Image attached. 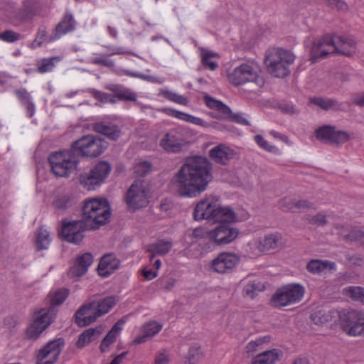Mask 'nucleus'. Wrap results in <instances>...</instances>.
I'll return each mask as SVG.
<instances>
[{"mask_svg":"<svg viewBox=\"0 0 364 364\" xmlns=\"http://www.w3.org/2000/svg\"><path fill=\"white\" fill-rule=\"evenodd\" d=\"M212 166L203 156L188 159L173 179V185L180 196L195 198L204 192L212 180Z\"/></svg>","mask_w":364,"mask_h":364,"instance_id":"nucleus-1","label":"nucleus"},{"mask_svg":"<svg viewBox=\"0 0 364 364\" xmlns=\"http://www.w3.org/2000/svg\"><path fill=\"white\" fill-rule=\"evenodd\" d=\"M115 296H109L100 301H93L82 306L75 313V321L80 327L95 322L97 318L107 314L117 303Z\"/></svg>","mask_w":364,"mask_h":364,"instance_id":"nucleus-2","label":"nucleus"},{"mask_svg":"<svg viewBox=\"0 0 364 364\" xmlns=\"http://www.w3.org/2000/svg\"><path fill=\"white\" fill-rule=\"evenodd\" d=\"M295 60L294 54L279 48L269 49L265 55L264 64L268 72L277 77H284L289 73V66Z\"/></svg>","mask_w":364,"mask_h":364,"instance_id":"nucleus-3","label":"nucleus"},{"mask_svg":"<svg viewBox=\"0 0 364 364\" xmlns=\"http://www.w3.org/2000/svg\"><path fill=\"white\" fill-rule=\"evenodd\" d=\"M110 214L108 201L105 198H91L85 202L83 219L91 229L98 228L105 224Z\"/></svg>","mask_w":364,"mask_h":364,"instance_id":"nucleus-4","label":"nucleus"},{"mask_svg":"<svg viewBox=\"0 0 364 364\" xmlns=\"http://www.w3.org/2000/svg\"><path fill=\"white\" fill-rule=\"evenodd\" d=\"M48 161L52 172L58 177H69L76 171L79 163L72 149L52 153Z\"/></svg>","mask_w":364,"mask_h":364,"instance_id":"nucleus-5","label":"nucleus"},{"mask_svg":"<svg viewBox=\"0 0 364 364\" xmlns=\"http://www.w3.org/2000/svg\"><path fill=\"white\" fill-rule=\"evenodd\" d=\"M54 318L55 313L53 307L41 309L34 312L26 329V338L33 341L38 339L52 323Z\"/></svg>","mask_w":364,"mask_h":364,"instance_id":"nucleus-6","label":"nucleus"},{"mask_svg":"<svg viewBox=\"0 0 364 364\" xmlns=\"http://www.w3.org/2000/svg\"><path fill=\"white\" fill-rule=\"evenodd\" d=\"M304 294L305 288L301 284H288L277 289L271 301L276 307H283L299 302Z\"/></svg>","mask_w":364,"mask_h":364,"instance_id":"nucleus-7","label":"nucleus"},{"mask_svg":"<svg viewBox=\"0 0 364 364\" xmlns=\"http://www.w3.org/2000/svg\"><path fill=\"white\" fill-rule=\"evenodd\" d=\"M205 105L216 112H209V116L217 119H226L236 122L241 125H250V122L244 116L243 113H232L231 109L220 100L205 95L203 98Z\"/></svg>","mask_w":364,"mask_h":364,"instance_id":"nucleus-8","label":"nucleus"},{"mask_svg":"<svg viewBox=\"0 0 364 364\" xmlns=\"http://www.w3.org/2000/svg\"><path fill=\"white\" fill-rule=\"evenodd\" d=\"M340 325L350 336H364V311L358 309L343 310L339 314Z\"/></svg>","mask_w":364,"mask_h":364,"instance_id":"nucleus-9","label":"nucleus"},{"mask_svg":"<svg viewBox=\"0 0 364 364\" xmlns=\"http://www.w3.org/2000/svg\"><path fill=\"white\" fill-rule=\"evenodd\" d=\"M107 147V143L103 139L94 135L83 136L75 141L71 149L75 154L90 158L100 155Z\"/></svg>","mask_w":364,"mask_h":364,"instance_id":"nucleus-10","label":"nucleus"},{"mask_svg":"<svg viewBox=\"0 0 364 364\" xmlns=\"http://www.w3.org/2000/svg\"><path fill=\"white\" fill-rule=\"evenodd\" d=\"M111 171V166L106 161H100L87 173L80 176V183L88 191L95 190L104 183Z\"/></svg>","mask_w":364,"mask_h":364,"instance_id":"nucleus-11","label":"nucleus"},{"mask_svg":"<svg viewBox=\"0 0 364 364\" xmlns=\"http://www.w3.org/2000/svg\"><path fill=\"white\" fill-rule=\"evenodd\" d=\"M259 72L260 69L257 63L253 62L243 63L228 74V80L235 86L247 82H256L259 77Z\"/></svg>","mask_w":364,"mask_h":364,"instance_id":"nucleus-12","label":"nucleus"},{"mask_svg":"<svg viewBox=\"0 0 364 364\" xmlns=\"http://www.w3.org/2000/svg\"><path fill=\"white\" fill-rule=\"evenodd\" d=\"M126 202L129 208L136 210L146 207L149 203V190L143 181H135L129 188Z\"/></svg>","mask_w":364,"mask_h":364,"instance_id":"nucleus-13","label":"nucleus"},{"mask_svg":"<svg viewBox=\"0 0 364 364\" xmlns=\"http://www.w3.org/2000/svg\"><path fill=\"white\" fill-rule=\"evenodd\" d=\"M219 203V197L213 195L205 196L195 205L193 213L194 220L212 221Z\"/></svg>","mask_w":364,"mask_h":364,"instance_id":"nucleus-14","label":"nucleus"},{"mask_svg":"<svg viewBox=\"0 0 364 364\" xmlns=\"http://www.w3.org/2000/svg\"><path fill=\"white\" fill-rule=\"evenodd\" d=\"M64 346L65 341L61 338L50 341L38 350L36 364H54Z\"/></svg>","mask_w":364,"mask_h":364,"instance_id":"nucleus-15","label":"nucleus"},{"mask_svg":"<svg viewBox=\"0 0 364 364\" xmlns=\"http://www.w3.org/2000/svg\"><path fill=\"white\" fill-rule=\"evenodd\" d=\"M336 52L335 35H326L314 41L310 51V60L314 63L336 54Z\"/></svg>","mask_w":364,"mask_h":364,"instance_id":"nucleus-16","label":"nucleus"},{"mask_svg":"<svg viewBox=\"0 0 364 364\" xmlns=\"http://www.w3.org/2000/svg\"><path fill=\"white\" fill-rule=\"evenodd\" d=\"M316 138L323 142L336 144H343L350 139L348 133L338 130L334 126L325 125L318 128L315 132Z\"/></svg>","mask_w":364,"mask_h":364,"instance_id":"nucleus-17","label":"nucleus"},{"mask_svg":"<svg viewBox=\"0 0 364 364\" xmlns=\"http://www.w3.org/2000/svg\"><path fill=\"white\" fill-rule=\"evenodd\" d=\"M238 235L237 228L221 224L208 231V240L218 245H223L233 242Z\"/></svg>","mask_w":364,"mask_h":364,"instance_id":"nucleus-18","label":"nucleus"},{"mask_svg":"<svg viewBox=\"0 0 364 364\" xmlns=\"http://www.w3.org/2000/svg\"><path fill=\"white\" fill-rule=\"evenodd\" d=\"M186 144L182 131L172 129L167 132L160 139V146L166 152L177 153L182 150Z\"/></svg>","mask_w":364,"mask_h":364,"instance_id":"nucleus-19","label":"nucleus"},{"mask_svg":"<svg viewBox=\"0 0 364 364\" xmlns=\"http://www.w3.org/2000/svg\"><path fill=\"white\" fill-rule=\"evenodd\" d=\"M240 257L235 253L223 252L211 262V269L218 273L225 274L233 269L239 263Z\"/></svg>","mask_w":364,"mask_h":364,"instance_id":"nucleus-20","label":"nucleus"},{"mask_svg":"<svg viewBox=\"0 0 364 364\" xmlns=\"http://www.w3.org/2000/svg\"><path fill=\"white\" fill-rule=\"evenodd\" d=\"M84 231L82 221H65L61 229V235L67 242L78 245L84 238Z\"/></svg>","mask_w":364,"mask_h":364,"instance_id":"nucleus-21","label":"nucleus"},{"mask_svg":"<svg viewBox=\"0 0 364 364\" xmlns=\"http://www.w3.org/2000/svg\"><path fill=\"white\" fill-rule=\"evenodd\" d=\"M159 112L166 114L168 116L174 117L176 119L189 122L191 124L198 125L205 129H209L212 124L209 122L204 121L201 118L193 116L188 113H185L170 107H163L159 109Z\"/></svg>","mask_w":364,"mask_h":364,"instance_id":"nucleus-22","label":"nucleus"},{"mask_svg":"<svg viewBox=\"0 0 364 364\" xmlns=\"http://www.w3.org/2000/svg\"><path fill=\"white\" fill-rule=\"evenodd\" d=\"M335 41L336 54H341L350 57L357 53V42L353 36L335 35Z\"/></svg>","mask_w":364,"mask_h":364,"instance_id":"nucleus-23","label":"nucleus"},{"mask_svg":"<svg viewBox=\"0 0 364 364\" xmlns=\"http://www.w3.org/2000/svg\"><path fill=\"white\" fill-rule=\"evenodd\" d=\"M75 29V21L74 16L70 13H66L56 26L53 36L48 40V42L56 41L68 33L73 32Z\"/></svg>","mask_w":364,"mask_h":364,"instance_id":"nucleus-24","label":"nucleus"},{"mask_svg":"<svg viewBox=\"0 0 364 364\" xmlns=\"http://www.w3.org/2000/svg\"><path fill=\"white\" fill-rule=\"evenodd\" d=\"M340 313L341 311L336 309L321 307L316 309L311 314V318L316 325H323L339 318Z\"/></svg>","mask_w":364,"mask_h":364,"instance_id":"nucleus-25","label":"nucleus"},{"mask_svg":"<svg viewBox=\"0 0 364 364\" xmlns=\"http://www.w3.org/2000/svg\"><path fill=\"white\" fill-rule=\"evenodd\" d=\"M235 152L229 146L220 144L209 151L210 157L216 163L226 164L234 157Z\"/></svg>","mask_w":364,"mask_h":364,"instance_id":"nucleus-26","label":"nucleus"},{"mask_svg":"<svg viewBox=\"0 0 364 364\" xmlns=\"http://www.w3.org/2000/svg\"><path fill=\"white\" fill-rule=\"evenodd\" d=\"M163 325L156 321H151L144 324L141 329V334L139 335L134 340L135 344H141L151 339L158 334L162 329Z\"/></svg>","mask_w":364,"mask_h":364,"instance_id":"nucleus-27","label":"nucleus"},{"mask_svg":"<svg viewBox=\"0 0 364 364\" xmlns=\"http://www.w3.org/2000/svg\"><path fill=\"white\" fill-rule=\"evenodd\" d=\"M283 352L277 348L265 350L252 358L251 364H275L282 359Z\"/></svg>","mask_w":364,"mask_h":364,"instance_id":"nucleus-28","label":"nucleus"},{"mask_svg":"<svg viewBox=\"0 0 364 364\" xmlns=\"http://www.w3.org/2000/svg\"><path fill=\"white\" fill-rule=\"evenodd\" d=\"M119 265V260L114 255H105L99 263L97 268L98 274L102 277H107L117 269Z\"/></svg>","mask_w":364,"mask_h":364,"instance_id":"nucleus-29","label":"nucleus"},{"mask_svg":"<svg viewBox=\"0 0 364 364\" xmlns=\"http://www.w3.org/2000/svg\"><path fill=\"white\" fill-rule=\"evenodd\" d=\"M92 262V255L89 252L84 253L77 258L76 264L70 269L69 274L72 277H80L82 276L86 273L88 267Z\"/></svg>","mask_w":364,"mask_h":364,"instance_id":"nucleus-30","label":"nucleus"},{"mask_svg":"<svg viewBox=\"0 0 364 364\" xmlns=\"http://www.w3.org/2000/svg\"><path fill=\"white\" fill-rule=\"evenodd\" d=\"M124 323L125 321L123 319L119 320L104 338L100 346V350L102 353L107 352L110 346L116 341L117 336L123 328Z\"/></svg>","mask_w":364,"mask_h":364,"instance_id":"nucleus-31","label":"nucleus"},{"mask_svg":"<svg viewBox=\"0 0 364 364\" xmlns=\"http://www.w3.org/2000/svg\"><path fill=\"white\" fill-rule=\"evenodd\" d=\"M237 220L236 213L231 207L221 205L219 203L212 221L226 225V223H235Z\"/></svg>","mask_w":364,"mask_h":364,"instance_id":"nucleus-32","label":"nucleus"},{"mask_svg":"<svg viewBox=\"0 0 364 364\" xmlns=\"http://www.w3.org/2000/svg\"><path fill=\"white\" fill-rule=\"evenodd\" d=\"M259 239L265 252L279 249L284 245L283 237L279 232L269 233L265 235L263 238Z\"/></svg>","mask_w":364,"mask_h":364,"instance_id":"nucleus-33","label":"nucleus"},{"mask_svg":"<svg viewBox=\"0 0 364 364\" xmlns=\"http://www.w3.org/2000/svg\"><path fill=\"white\" fill-rule=\"evenodd\" d=\"M279 207L284 211L296 212L305 208H314V205L305 200L296 201L291 197H286L280 200Z\"/></svg>","mask_w":364,"mask_h":364,"instance_id":"nucleus-34","label":"nucleus"},{"mask_svg":"<svg viewBox=\"0 0 364 364\" xmlns=\"http://www.w3.org/2000/svg\"><path fill=\"white\" fill-rule=\"evenodd\" d=\"M172 247V242L170 240H159L150 244L148 247V252L151 254L150 261L152 262L156 255H165Z\"/></svg>","mask_w":364,"mask_h":364,"instance_id":"nucleus-35","label":"nucleus"},{"mask_svg":"<svg viewBox=\"0 0 364 364\" xmlns=\"http://www.w3.org/2000/svg\"><path fill=\"white\" fill-rule=\"evenodd\" d=\"M306 269L313 274H321L326 270H334L336 264L327 260L313 259L308 263Z\"/></svg>","mask_w":364,"mask_h":364,"instance_id":"nucleus-36","label":"nucleus"},{"mask_svg":"<svg viewBox=\"0 0 364 364\" xmlns=\"http://www.w3.org/2000/svg\"><path fill=\"white\" fill-rule=\"evenodd\" d=\"M15 94L20 102L27 109V114L29 117L33 116L36 110L35 105L32 102L31 94L26 89H19L15 91Z\"/></svg>","mask_w":364,"mask_h":364,"instance_id":"nucleus-37","label":"nucleus"},{"mask_svg":"<svg viewBox=\"0 0 364 364\" xmlns=\"http://www.w3.org/2000/svg\"><path fill=\"white\" fill-rule=\"evenodd\" d=\"M95 129L112 140L117 139L121 135V131L116 125L97 123L95 125Z\"/></svg>","mask_w":364,"mask_h":364,"instance_id":"nucleus-38","label":"nucleus"},{"mask_svg":"<svg viewBox=\"0 0 364 364\" xmlns=\"http://www.w3.org/2000/svg\"><path fill=\"white\" fill-rule=\"evenodd\" d=\"M102 331L99 328H88L79 336L77 341V346L78 348H83L92 341L96 340L101 334Z\"/></svg>","mask_w":364,"mask_h":364,"instance_id":"nucleus-39","label":"nucleus"},{"mask_svg":"<svg viewBox=\"0 0 364 364\" xmlns=\"http://www.w3.org/2000/svg\"><path fill=\"white\" fill-rule=\"evenodd\" d=\"M51 240L50 232L43 227H41L37 231L36 236L35 243L37 250H43L48 249L50 245Z\"/></svg>","mask_w":364,"mask_h":364,"instance_id":"nucleus-40","label":"nucleus"},{"mask_svg":"<svg viewBox=\"0 0 364 364\" xmlns=\"http://www.w3.org/2000/svg\"><path fill=\"white\" fill-rule=\"evenodd\" d=\"M342 294L346 297L355 301L364 304V287L360 286H349L342 290Z\"/></svg>","mask_w":364,"mask_h":364,"instance_id":"nucleus-41","label":"nucleus"},{"mask_svg":"<svg viewBox=\"0 0 364 364\" xmlns=\"http://www.w3.org/2000/svg\"><path fill=\"white\" fill-rule=\"evenodd\" d=\"M159 95L167 100L180 105L186 106L189 103V100L186 97L168 89H161Z\"/></svg>","mask_w":364,"mask_h":364,"instance_id":"nucleus-42","label":"nucleus"},{"mask_svg":"<svg viewBox=\"0 0 364 364\" xmlns=\"http://www.w3.org/2000/svg\"><path fill=\"white\" fill-rule=\"evenodd\" d=\"M336 233L341 235L346 242H353L356 238L355 232L358 230V228L350 225H337L335 226Z\"/></svg>","mask_w":364,"mask_h":364,"instance_id":"nucleus-43","label":"nucleus"},{"mask_svg":"<svg viewBox=\"0 0 364 364\" xmlns=\"http://www.w3.org/2000/svg\"><path fill=\"white\" fill-rule=\"evenodd\" d=\"M203 357V353L199 345L195 344L190 347L185 357L186 364H196Z\"/></svg>","mask_w":364,"mask_h":364,"instance_id":"nucleus-44","label":"nucleus"},{"mask_svg":"<svg viewBox=\"0 0 364 364\" xmlns=\"http://www.w3.org/2000/svg\"><path fill=\"white\" fill-rule=\"evenodd\" d=\"M218 58V55L216 53L205 49L201 50L202 63L210 70H215L218 68V63L213 60V58Z\"/></svg>","mask_w":364,"mask_h":364,"instance_id":"nucleus-45","label":"nucleus"},{"mask_svg":"<svg viewBox=\"0 0 364 364\" xmlns=\"http://www.w3.org/2000/svg\"><path fill=\"white\" fill-rule=\"evenodd\" d=\"M60 58L58 56L43 58L38 63V72L40 73L51 72L54 69L55 64L60 62Z\"/></svg>","mask_w":364,"mask_h":364,"instance_id":"nucleus-46","label":"nucleus"},{"mask_svg":"<svg viewBox=\"0 0 364 364\" xmlns=\"http://www.w3.org/2000/svg\"><path fill=\"white\" fill-rule=\"evenodd\" d=\"M246 252L250 257H257L264 253L260 239H255L249 242L246 246Z\"/></svg>","mask_w":364,"mask_h":364,"instance_id":"nucleus-47","label":"nucleus"},{"mask_svg":"<svg viewBox=\"0 0 364 364\" xmlns=\"http://www.w3.org/2000/svg\"><path fill=\"white\" fill-rule=\"evenodd\" d=\"M264 286L256 280L250 281L243 289V294L251 299L254 298L257 292L262 291Z\"/></svg>","mask_w":364,"mask_h":364,"instance_id":"nucleus-48","label":"nucleus"},{"mask_svg":"<svg viewBox=\"0 0 364 364\" xmlns=\"http://www.w3.org/2000/svg\"><path fill=\"white\" fill-rule=\"evenodd\" d=\"M68 290L66 289H58L55 292H50L48 299L51 306L62 304L68 296Z\"/></svg>","mask_w":364,"mask_h":364,"instance_id":"nucleus-49","label":"nucleus"},{"mask_svg":"<svg viewBox=\"0 0 364 364\" xmlns=\"http://www.w3.org/2000/svg\"><path fill=\"white\" fill-rule=\"evenodd\" d=\"M310 102L326 110L336 109L338 105L333 100L320 97L311 98Z\"/></svg>","mask_w":364,"mask_h":364,"instance_id":"nucleus-50","label":"nucleus"},{"mask_svg":"<svg viewBox=\"0 0 364 364\" xmlns=\"http://www.w3.org/2000/svg\"><path fill=\"white\" fill-rule=\"evenodd\" d=\"M109 89L115 93L119 100L128 101H135L136 100V94L129 89H119L117 86H113Z\"/></svg>","mask_w":364,"mask_h":364,"instance_id":"nucleus-51","label":"nucleus"},{"mask_svg":"<svg viewBox=\"0 0 364 364\" xmlns=\"http://www.w3.org/2000/svg\"><path fill=\"white\" fill-rule=\"evenodd\" d=\"M151 171V164L147 161L140 160L134 167V172L141 176L149 173Z\"/></svg>","mask_w":364,"mask_h":364,"instance_id":"nucleus-52","label":"nucleus"},{"mask_svg":"<svg viewBox=\"0 0 364 364\" xmlns=\"http://www.w3.org/2000/svg\"><path fill=\"white\" fill-rule=\"evenodd\" d=\"M255 141L259 147L270 153L277 154L279 152V149L277 146L269 144L267 141L261 135H256L255 136Z\"/></svg>","mask_w":364,"mask_h":364,"instance_id":"nucleus-53","label":"nucleus"},{"mask_svg":"<svg viewBox=\"0 0 364 364\" xmlns=\"http://www.w3.org/2000/svg\"><path fill=\"white\" fill-rule=\"evenodd\" d=\"M21 38V35L12 30L0 33V40L6 43H14Z\"/></svg>","mask_w":364,"mask_h":364,"instance_id":"nucleus-54","label":"nucleus"},{"mask_svg":"<svg viewBox=\"0 0 364 364\" xmlns=\"http://www.w3.org/2000/svg\"><path fill=\"white\" fill-rule=\"evenodd\" d=\"M53 36V35L48 38L46 29H39L36 35V37L32 44V48L40 47L44 42L49 43L48 40Z\"/></svg>","mask_w":364,"mask_h":364,"instance_id":"nucleus-55","label":"nucleus"},{"mask_svg":"<svg viewBox=\"0 0 364 364\" xmlns=\"http://www.w3.org/2000/svg\"><path fill=\"white\" fill-rule=\"evenodd\" d=\"M91 95L97 100L101 102H114V97L112 95L102 92L99 90H92Z\"/></svg>","mask_w":364,"mask_h":364,"instance_id":"nucleus-56","label":"nucleus"},{"mask_svg":"<svg viewBox=\"0 0 364 364\" xmlns=\"http://www.w3.org/2000/svg\"><path fill=\"white\" fill-rule=\"evenodd\" d=\"M122 74L132 77L141 79L143 80L150 82H157L158 80L156 77L151 75H146L139 73L132 72L130 70H123Z\"/></svg>","mask_w":364,"mask_h":364,"instance_id":"nucleus-57","label":"nucleus"},{"mask_svg":"<svg viewBox=\"0 0 364 364\" xmlns=\"http://www.w3.org/2000/svg\"><path fill=\"white\" fill-rule=\"evenodd\" d=\"M265 342V338H259L255 341H250L245 347L246 353H251L257 350L258 348Z\"/></svg>","mask_w":364,"mask_h":364,"instance_id":"nucleus-58","label":"nucleus"},{"mask_svg":"<svg viewBox=\"0 0 364 364\" xmlns=\"http://www.w3.org/2000/svg\"><path fill=\"white\" fill-rule=\"evenodd\" d=\"M92 62L94 64L103 65L107 68H112L114 66V62L112 60L102 55L94 58Z\"/></svg>","mask_w":364,"mask_h":364,"instance_id":"nucleus-59","label":"nucleus"},{"mask_svg":"<svg viewBox=\"0 0 364 364\" xmlns=\"http://www.w3.org/2000/svg\"><path fill=\"white\" fill-rule=\"evenodd\" d=\"M169 356L165 349L159 350L156 355L154 364H168Z\"/></svg>","mask_w":364,"mask_h":364,"instance_id":"nucleus-60","label":"nucleus"},{"mask_svg":"<svg viewBox=\"0 0 364 364\" xmlns=\"http://www.w3.org/2000/svg\"><path fill=\"white\" fill-rule=\"evenodd\" d=\"M69 204L70 200L69 198L66 196L58 197L54 202L55 207L59 210L66 208L69 205Z\"/></svg>","mask_w":364,"mask_h":364,"instance_id":"nucleus-61","label":"nucleus"},{"mask_svg":"<svg viewBox=\"0 0 364 364\" xmlns=\"http://www.w3.org/2000/svg\"><path fill=\"white\" fill-rule=\"evenodd\" d=\"M191 237L195 239L208 238V231L202 227L195 228L191 234Z\"/></svg>","mask_w":364,"mask_h":364,"instance_id":"nucleus-62","label":"nucleus"},{"mask_svg":"<svg viewBox=\"0 0 364 364\" xmlns=\"http://www.w3.org/2000/svg\"><path fill=\"white\" fill-rule=\"evenodd\" d=\"M309 220L312 224L323 225L326 223V218L324 214L320 213L309 218Z\"/></svg>","mask_w":364,"mask_h":364,"instance_id":"nucleus-63","label":"nucleus"},{"mask_svg":"<svg viewBox=\"0 0 364 364\" xmlns=\"http://www.w3.org/2000/svg\"><path fill=\"white\" fill-rule=\"evenodd\" d=\"M23 6L25 8V12H26V14L23 16V18H26L27 17V16L32 14L33 11H34L35 4H34L33 1H26L24 2Z\"/></svg>","mask_w":364,"mask_h":364,"instance_id":"nucleus-64","label":"nucleus"}]
</instances>
